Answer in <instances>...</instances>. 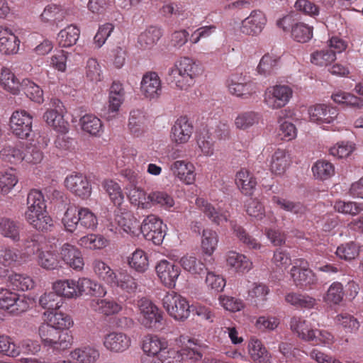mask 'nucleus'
Wrapping results in <instances>:
<instances>
[{"mask_svg":"<svg viewBox=\"0 0 363 363\" xmlns=\"http://www.w3.org/2000/svg\"><path fill=\"white\" fill-rule=\"evenodd\" d=\"M203 72L201 65L189 57H182L168 70L169 80L180 90H188L193 86L196 79Z\"/></svg>","mask_w":363,"mask_h":363,"instance_id":"obj_1","label":"nucleus"},{"mask_svg":"<svg viewBox=\"0 0 363 363\" xmlns=\"http://www.w3.org/2000/svg\"><path fill=\"white\" fill-rule=\"evenodd\" d=\"M62 223L66 230L72 233L77 227L94 230L98 225V219L87 208H78L74 206H70L65 212Z\"/></svg>","mask_w":363,"mask_h":363,"instance_id":"obj_2","label":"nucleus"},{"mask_svg":"<svg viewBox=\"0 0 363 363\" xmlns=\"http://www.w3.org/2000/svg\"><path fill=\"white\" fill-rule=\"evenodd\" d=\"M162 305L167 313L175 320L184 321L190 315V306L186 298L174 291L164 295Z\"/></svg>","mask_w":363,"mask_h":363,"instance_id":"obj_3","label":"nucleus"},{"mask_svg":"<svg viewBox=\"0 0 363 363\" xmlns=\"http://www.w3.org/2000/svg\"><path fill=\"white\" fill-rule=\"evenodd\" d=\"M162 220L155 215L147 216L140 226V231L147 240L160 245L165 236Z\"/></svg>","mask_w":363,"mask_h":363,"instance_id":"obj_4","label":"nucleus"},{"mask_svg":"<svg viewBox=\"0 0 363 363\" xmlns=\"http://www.w3.org/2000/svg\"><path fill=\"white\" fill-rule=\"evenodd\" d=\"M30 304V299L7 290L0 292V308L13 315L26 311Z\"/></svg>","mask_w":363,"mask_h":363,"instance_id":"obj_5","label":"nucleus"},{"mask_svg":"<svg viewBox=\"0 0 363 363\" xmlns=\"http://www.w3.org/2000/svg\"><path fill=\"white\" fill-rule=\"evenodd\" d=\"M292 89L286 85H276L269 87L264 94V103L272 109L285 106L292 97Z\"/></svg>","mask_w":363,"mask_h":363,"instance_id":"obj_6","label":"nucleus"},{"mask_svg":"<svg viewBox=\"0 0 363 363\" xmlns=\"http://www.w3.org/2000/svg\"><path fill=\"white\" fill-rule=\"evenodd\" d=\"M140 311V321L147 328L157 329L162 325V313L147 299L139 302Z\"/></svg>","mask_w":363,"mask_h":363,"instance_id":"obj_7","label":"nucleus"},{"mask_svg":"<svg viewBox=\"0 0 363 363\" xmlns=\"http://www.w3.org/2000/svg\"><path fill=\"white\" fill-rule=\"evenodd\" d=\"M33 117L25 110L14 111L10 118V126L13 134L24 139L32 130Z\"/></svg>","mask_w":363,"mask_h":363,"instance_id":"obj_8","label":"nucleus"},{"mask_svg":"<svg viewBox=\"0 0 363 363\" xmlns=\"http://www.w3.org/2000/svg\"><path fill=\"white\" fill-rule=\"evenodd\" d=\"M156 273L162 283L169 289L176 286L181 270L179 266L166 259L160 260L155 267Z\"/></svg>","mask_w":363,"mask_h":363,"instance_id":"obj_9","label":"nucleus"},{"mask_svg":"<svg viewBox=\"0 0 363 363\" xmlns=\"http://www.w3.org/2000/svg\"><path fill=\"white\" fill-rule=\"evenodd\" d=\"M143 95L149 99H157L162 94V86L161 79L155 72H146L140 83Z\"/></svg>","mask_w":363,"mask_h":363,"instance_id":"obj_10","label":"nucleus"},{"mask_svg":"<svg viewBox=\"0 0 363 363\" xmlns=\"http://www.w3.org/2000/svg\"><path fill=\"white\" fill-rule=\"evenodd\" d=\"M310 121L319 125L333 123L338 112L336 108L325 104H316L308 110Z\"/></svg>","mask_w":363,"mask_h":363,"instance_id":"obj_11","label":"nucleus"},{"mask_svg":"<svg viewBox=\"0 0 363 363\" xmlns=\"http://www.w3.org/2000/svg\"><path fill=\"white\" fill-rule=\"evenodd\" d=\"M193 131V125L188 118L182 116L174 122L172 127V140L179 145L186 143L191 137Z\"/></svg>","mask_w":363,"mask_h":363,"instance_id":"obj_12","label":"nucleus"},{"mask_svg":"<svg viewBox=\"0 0 363 363\" xmlns=\"http://www.w3.org/2000/svg\"><path fill=\"white\" fill-rule=\"evenodd\" d=\"M65 184L70 191L80 198L86 199L91 195V185L86 177L82 174L67 176L65 180Z\"/></svg>","mask_w":363,"mask_h":363,"instance_id":"obj_13","label":"nucleus"},{"mask_svg":"<svg viewBox=\"0 0 363 363\" xmlns=\"http://www.w3.org/2000/svg\"><path fill=\"white\" fill-rule=\"evenodd\" d=\"M90 308L99 314L111 316L119 313L123 309V303L113 298H94L89 302Z\"/></svg>","mask_w":363,"mask_h":363,"instance_id":"obj_14","label":"nucleus"},{"mask_svg":"<svg viewBox=\"0 0 363 363\" xmlns=\"http://www.w3.org/2000/svg\"><path fill=\"white\" fill-rule=\"evenodd\" d=\"M131 345V340L126 334L121 332H112L104 337V347L113 352H123Z\"/></svg>","mask_w":363,"mask_h":363,"instance_id":"obj_15","label":"nucleus"},{"mask_svg":"<svg viewBox=\"0 0 363 363\" xmlns=\"http://www.w3.org/2000/svg\"><path fill=\"white\" fill-rule=\"evenodd\" d=\"M300 265H295L291 269V276L296 286H310L313 284L316 279L313 272L307 266V262L301 260Z\"/></svg>","mask_w":363,"mask_h":363,"instance_id":"obj_16","label":"nucleus"},{"mask_svg":"<svg viewBox=\"0 0 363 363\" xmlns=\"http://www.w3.org/2000/svg\"><path fill=\"white\" fill-rule=\"evenodd\" d=\"M174 176L186 184H191L195 181V168L192 163L184 160H177L170 167Z\"/></svg>","mask_w":363,"mask_h":363,"instance_id":"obj_17","label":"nucleus"},{"mask_svg":"<svg viewBox=\"0 0 363 363\" xmlns=\"http://www.w3.org/2000/svg\"><path fill=\"white\" fill-rule=\"evenodd\" d=\"M62 260L76 270H81L84 266V261L81 252L74 245L65 243L60 249Z\"/></svg>","mask_w":363,"mask_h":363,"instance_id":"obj_18","label":"nucleus"},{"mask_svg":"<svg viewBox=\"0 0 363 363\" xmlns=\"http://www.w3.org/2000/svg\"><path fill=\"white\" fill-rule=\"evenodd\" d=\"M20 40L11 30L0 25V52L5 55L17 53Z\"/></svg>","mask_w":363,"mask_h":363,"instance_id":"obj_19","label":"nucleus"},{"mask_svg":"<svg viewBox=\"0 0 363 363\" xmlns=\"http://www.w3.org/2000/svg\"><path fill=\"white\" fill-rule=\"evenodd\" d=\"M179 341L183 344L181 350L182 355L194 362L202 359L203 345L199 340L182 335L179 337Z\"/></svg>","mask_w":363,"mask_h":363,"instance_id":"obj_20","label":"nucleus"},{"mask_svg":"<svg viewBox=\"0 0 363 363\" xmlns=\"http://www.w3.org/2000/svg\"><path fill=\"white\" fill-rule=\"evenodd\" d=\"M198 208L208 217L213 223L220 225L228 221L229 213L228 211H218L210 203L202 198L196 200Z\"/></svg>","mask_w":363,"mask_h":363,"instance_id":"obj_21","label":"nucleus"},{"mask_svg":"<svg viewBox=\"0 0 363 363\" xmlns=\"http://www.w3.org/2000/svg\"><path fill=\"white\" fill-rule=\"evenodd\" d=\"M27 208L24 213V217L33 213L46 211V204L42 192L37 189L29 191L26 200Z\"/></svg>","mask_w":363,"mask_h":363,"instance_id":"obj_22","label":"nucleus"},{"mask_svg":"<svg viewBox=\"0 0 363 363\" xmlns=\"http://www.w3.org/2000/svg\"><path fill=\"white\" fill-rule=\"evenodd\" d=\"M284 31L291 30L292 38L297 42L306 43L313 36V28L308 24H278Z\"/></svg>","mask_w":363,"mask_h":363,"instance_id":"obj_23","label":"nucleus"},{"mask_svg":"<svg viewBox=\"0 0 363 363\" xmlns=\"http://www.w3.org/2000/svg\"><path fill=\"white\" fill-rule=\"evenodd\" d=\"M28 223L39 231L50 230L53 226V221L48 214L47 211L33 213L24 217Z\"/></svg>","mask_w":363,"mask_h":363,"instance_id":"obj_24","label":"nucleus"},{"mask_svg":"<svg viewBox=\"0 0 363 363\" xmlns=\"http://www.w3.org/2000/svg\"><path fill=\"white\" fill-rule=\"evenodd\" d=\"M167 349V340L157 335H147L143 340V350L147 355H160Z\"/></svg>","mask_w":363,"mask_h":363,"instance_id":"obj_25","label":"nucleus"},{"mask_svg":"<svg viewBox=\"0 0 363 363\" xmlns=\"http://www.w3.org/2000/svg\"><path fill=\"white\" fill-rule=\"evenodd\" d=\"M248 352L250 357L255 362L271 363V354L258 339L252 338L249 341Z\"/></svg>","mask_w":363,"mask_h":363,"instance_id":"obj_26","label":"nucleus"},{"mask_svg":"<svg viewBox=\"0 0 363 363\" xmlns=\"http://www.w3.org/2000/svg\"><path fill=\"white\" fill-rule=\"evenodd\" d=\"M116 221L124 232L132 235L137 234L140 226L138 220L129 211L117 213Z\"/></svg>","mask_w":363,"mask_h":363,"instance_id":"obj_27","label":"nucleus"},{"mask_svg":"<svg viewBox=\"0 0 363 363\" xmlns=\"http://www.w3.org/2000/svg\"><path fill=\"white\" fill-rule=\"evenodd\" d=\"M235 183L245 195H251L257 184L252 174L245 169H242L237 172Z\"/></svg>","mask_w":363,"mask_h":363,"instance_id":"obj_28","label":"nucleus"},{"mask_svg":"<svg viewBox=\"0 0 363 363\" xmlns=\"http://www.w3.org/2000/svg\"><path fill=\"white\" fill-rule=\"evenodd\" d=\"M290 328L292 332L301 340L309 342L313 329L311 324L301 317H293L290 321Z\"/></svg>","mask_w":363,"mask_h":363,"instance_id":"obj_29","label":"nucleus"},{"mask_svg":"<svg viewBox=\"0 0 363 363\" xmlns=\"http://www.w3.org/2000/svg\"><path fill=\"white\" fill-rule=\"evenodd\" d=\"M331 98L335 103L342 104L350 108L357 109L363 108V99L349 92L339 90L335 91L332 94Z\"/></svg>","mask_w":363,"mask_h":363,"instance_id":"obj_30","label":"nucleus"},{"mask_svg":"<svg viewBox=\"0 0 363 363\" xmlns=\"http://www.w3.org/2000/svg\"><path fill=\"white\" fill-rule=\"evenodd\" d=\"M0 234L14 242L20 240V224L9 218H0Z\"/></svg>","mask_w":363,"mask_h":363,"instance_id":"obj_31","label":"nucleus"},{"mask_svg":"<svg viewBox=\"0 0 363 363\" xmlns=\"http://www.w3.org/2000/svg\"><path fill=\"white\" fill-rule=\"evenodd\" d=\"M147 127V118L140 110H133L130 113L128 128L135 136L141 135Z\"/></svg>","mask_w":363,"mask_h":363,"instance_id":"obj_32","label":"nucleus"},{"mask_svg":"<svg viewBox=\"0 0 363 363\" xmlns=\"http://www.w3.org/2000/svg\"><path fill=\"white\" fill-rule=\"evenodd\" d=\"M98 350L91 347L75 349L70 353V357L79 363H94L99 357Z\"/></svg>","mask_w":363,"mask_h":363,"instance_id":"obj_33","label":"nucleus"},{"mask_svg":"<svg viewBox=\"0 0 363 363\" xmlns=\"http://www.w3.org/2000/svg\"><path fill=\"white\" fill-rule=\"evenodd\" d=\"M0 264L5 267H13L24 264L20 252L14 248L0 246Z\"/></svg>","mask_w":363,"mask_h":363,"instance_id":"obj_34","label":"nucleus"},{"mask_svg":"<svg viewBox=\"0 0 363 363\" xmlns=\"http://www.w3.org/2000/svg\"><path fill=\"white\" fill-rule=\"evenodd\" d=\"M230 226L235 236L247 248L252 250H259L261 248L262 245L260 242L252 238L242 226L238 225L235 221H230Z\"/></svg>","mask_w":363,"mask_h":363,"instance_id":"obj_35","label":"nucleus"},{"mask_svg":"<svg viewBox=\"0 0 363 363\" xmlns=\"http://www.w3.org/2000/svg\"><path fill=\"white\" fill-rule=\"evenodd\" d=\"M226 261L229 266L239 272H248L252 267V262L245 255L236 252H230Z\"/></svg>","mask_w":363,"mask_h":363,"instance_id":"obj_36","label":"nucleus"},{"mask_svg":"<svg viewBox=\"0 0 363 363\" xmlns=\"http://www.w3.org/2000/svg\"><path fill=\"white\" fill-rule=\"evenodd\" d=\"M39 235H32L23 241V247L20 252L24 263L30 261L34 255L40 252L41 246Z\"/></svg>","mask_w":363,"mask_h":363,"instance_id":"obj_37","label":"nucleus"},{"mask_svg":"<svg viewBox=\"0 0 363 363\" xmlns=\"http://www.w3.org/2000/svg\"><path fill=\"white\" fill-rule=\"evenodd\" d=\"M289 165V157L284 150L278 149L272 156L270 169L275 174H282Z\"/></svg>","mask_w":363,"mask_h":363,"instance_id":"obj_38","label":"nucleus"},{"mask_svg":"<svg viewBox=\"0 0 363 363\" xmlns=\"http://www.w3.org/2000/svg\"><path fill=\"white\" fill-rule=\"evenodd\" d=\"M147 200L150 208L153 205L169 209L174 205L173 197L164 191H151L147 194Z\"/></svg>","mask_w":363,"mask_h":363,"instance_id":"obj_39","label":"nucleus"},{"mask_svg":"<svg viewBox=\"0 0 363 363\" xmlns=\"http://www.w3.org/2000/svg\"><path fill=\"white\" fill-rule=\"evenodd\" d=\"M79 37V29L74 24H69L58 33L57 40L60 46L66 48L74 45Z\"/></svg>","mask_w":363,"mask_h":363,"instance_id":"obj_40","label":"nucleus"},{"mask_svg":"<svg viewBox=\"0 0 363 363\" xmlns=\"http://www.w3.org/2000/svg\"><path fill=\"white\" fill-rule=\"evenodd\" d=\"M66 14V11L60 5L50 4L44 9L41 18L48 23H60L64 21Z\"/></svg>","mask_w":363,"mask_h":363,"instance_id":"obj_41","label":"nucleus"},{"mask_svg":"<svg viewBox=\"0 0 363 363\" xmlns=\"http://www.w3.org/2000/svg\"><path fill=\"white\" fill-rule=\"evenodd\" d=\"M162 36L160 28L155 26H150L142 33L138 38V43L141 48L146 50L151 48Z\"/></svg>","mask_w":363,"mask_h":363,"instance_id":"obj_42","label":"nucleus"},{"mask_svg":"<svg viewBox=\"0 0 363 363\" xmlns=\"http://www.w3.org/2000/svg\"><path fill=\"white\" fill-rule=\"evenodd\" d=\"M0 84L6 91L13 94H18L20 82L11 70L7 67H3L1 72Z\"/></svg>","mask_w":363,"mask_h":363,"instance_id":"obj_43","label":"nucleus"},{"mask_svg":"<svg viewBox=\"0 0 363 363\" xmlns=\"http://www.w3.org/2000/svg\"><path fill=\"white\" fill-rule=\"evenodd\" d=\"M80 125L84 131L93 135H97L103 130L101 120L92 114H86L82 116L80 118Z\"/></svg>","mask_w":363,"mask_h":363,"instance_id":"obj_44","label":"nucleus"},{"mask_svg":"<svg viewBox=\"0 0 363 363\" xmlns=\"http://www.w3.org/2000/svg\"><path fill=\"white\" fill-rule=\"evenodd\" d=\"M46 123L56 131L65 133L68 130V123L65 121L61 113L55 110H49L44 114Z\"/></svg>","mask_w":363,"mask_h":363,"instance_id":"obj_45","label":"nucleus"},{"mask_svg":"<svg viewBox=\"0 0 363 363\" xmlns=\"http://www.w3.org/2000/svg\"><path fill=\"white\" fill-rule=\"evenodd\" d=\"M199 149L205 156L210 157L214 153V140L208 130L203 129L197 135Z\"/></svg>","mask_w":363,"mask_h":363,"instance_id":"obj_46","label":"nucleus"},{"mask_svg":"<svg viewBox=\"0 0 363 363\" xmlns=\"http://www.w3.org/2000/svg\"><path fill=\"white\" fill-rule=\"evenodd\" d=\"M179 263L185 271L194 275H199L205 270V264L193 255H187L182 257Z\"/></svg>","mask_w":363,"mask_h":363,"instance_id":"obj_47","label":"nucleus"},{"mask_svg":"<svg viewBox=\"0 0 363 363\" xmlns=\"http://www.w3.org/2000/svg\"><path fill=\"white\" fill-rule=\"evenodd\" d=\"M101 185L113 204L120 206L124 199L120 185L113 180H104Z\"/></svg>","mask_w":363,"mask_h":363,"instance_id":"obj_48","label":"nucleus"},{"mask_svg":"<svg viewBox=\"0 0 363 363\" xmlns=\"http://www.w3.org/2000/svg\"><path fill=\"white\" fill-rule=\"evenodd\" d=\"M230 93L238 97H247L256 92L254 84L251 82H238L233 79L228 84Z\"/></svg>","mask_w":363,"mask_h":363,"instance_id":"obj_49","label":"nucleus"},{"mask_svg":"<svg viewBox=\"0 0 363 363\" xmlns=\"http://www.w3.org/2000/svg\"><path fill=\"white\" fill-rule=\"evenodd\" d=\"M53 289L58 296L67 298L77 297L76 280L66 279L56 281L53 285Z\"/></svg>","mask_w":363,"mask_h":363,"instance_id":"obj_50","label":"nucleus"},{"mask_svg":"<svg viewBox=\"0 0 363 363\" xmlns=\"http://www.w3.org/2000/svg\"><path fill=\"white\" fill-rule=\"evenodd\" d=\"M137 287L138 283L133 277L125 272H120L112 288H119L125 292L132 293Z\"/></svg>","mask_w":363,"mask_h":363,"instance_id":"obj_51","label":"nucleus"},{"mask_svg":"<svg viewBox=\"0 0 363 363\" xmlns=\"http://www.w3.org/2000/svg\"><path fill=\"white\" fill-rule=\"evenodd\" d=\"M81 247L96 250L105 247L108 240L100 235L89 234L82 237L77 242Z\"/></svg>","mask_w":363,"mask_h":363,"instance_id":"obj_52","label":"nucleus"},{"mask_svg":"<svg viewBox=\"0 0 363 363\" xmlns=\"http://www.w3.org/2000/svg\"><path fill=\"white\" fill-rule=\"evenodd\" d=\"M272 201L277 204L281 208L300 216L304 215L307 211V208L299 202H294L278 196H274Z\"/></svg>","mask_w":363,"mask_h":363,"instance_id":"obj_53","label":"nucleus"},{"mask_svg":"<svg viewBox=\"0 0 363 363\" xmlns=\"http://www.w3.org/2000/svg\"><path fill=\"white\" fill-rule=\"evenodd\" d=\"M49 324L57 330L68 329L73 325V320L70 315L62 312H52L49 314Z\"/></svg>","mask_w":363,"mask_h":363,"instance_id":"obj_54","label":"nucleus"},{"mask_svg":"<svg viewBox=\"0 0 363 363\" xmlns=\"http://www.w3.org/2000/svg\"><path fill=\"white\" fill-rule=\"evenodd\" d=\"M218 242V237L216 231L211 229L203 230L201 247L205 254L211 255L216 250Z\"/></svg>","mask_w":363,"mask_h":363,"instance_id":"obj_55","label":"nucleus"},{"mask_svg":"<svg viewBox=\"0 0 363 363\" xmlns=\"http://www.w3.org/2000/svg\"><path fill=\"white\" fill-rule=\"evenodd\" d=\"M335 60V52L330 50H317L311 55V62L320 67L328 66Z\"/></svg>","mask_w":363,"mask_h":363,"instance_id":"obj_56","label":"nucleus"},{"mask_svg":"<svg viewBox=\"0 0 363 363\" xmlns=\"http://www.w3.org/2000/svg\"><path fill=\"white\" fill-rule=\"evenodd\" d=\"M130 267L138 272H145L149 266L147 256L142 250H136L128 260Z\"/></svg>","mask_w":363,"mask_h":363,"instance_id":"obj_57","label":"nucleus"},{"mask_svg":"<svg viewBox=\"0 0 363 363\" xmlns=\"http://www.w3.org/2000/svg\"><path fill=\"white\" fill-rule=\"evenodd\" d=\"M38 264L43 269L52 270L60 266V260L57 256L52 251H42L37 258Z\"/></svg>","mask_w":363,"mask_h":363,"instance_id":"obj_58","label":"nucleus"},{"mask_svg":"<svg viewBox=\"0 0 363 363\" xmlns=\"http://www.w3.org/2000/svg\"><path fill=\"white\" fill-rule=\"evenodd\" d=\"M21 86L26 96L32 101L39 104L43 101V91L42 89L33 82L25 79L23 80Z\"/></svg>","mask_w":363,"mask_h":363,"instance_id":"obj_59","label":"nucleus"},{"mask_svg":"<svg viewBox=\"0 0 363 363\" xmlns=\"http://www.w3.org/2000/svg\"><path fill=\"white\" fill-rule=\"evenodd\" d=\"M314 176L321 180H325L333 175L335 169L333 165L325 160H318L312 167Z\"/></svg>","mask_w":363,"mask_h":363,"instance_id":"obj_60","label":"nucleus"},{"mask_svg":"<svg viewBox=\"0 0 363 363\" xmlns=\"http://www.w3.org/2000/svg\"><path fill=\"white\" fill-rule=\"evenodd\" d=\"M9 279L13 289L25 291L34 286L32 278L25 274H15L9 276Z\"/></svg>","mask_w":363,"mask_h":363,"instance_id":"obj_61","label":"nucleus"},{"mask_svg":"<svg viewBox=\"0 0 363 363\" xmlns=\"http://www.w3.org/2000/svg\"><path fill=\"white\" fill-rule=\"evenodd\" d=\"M18 183V178L12 170L0 172V194H8Z\"/></svg>","mask_w":363,"mask_h":363,"instance_id":"obj_62","label":"nucleus"},{"mask_svg":"<svg viewBox=\"0 0 363 363\" xmlns=\"http://www.w3.org/2000/svg\"><path fill=\"white\" fill-rule=\"evenodd\" d=\"M344 296L342 284L338 281L333 282L328 288L323 298L328 303L337 304Z\"/></svg>","mask_w":363,"mask_h":363,"instance_id":"obj_63","label":"nucleus"},{"mask_svg":"<svg viewBox=\"0 0 363 363\" xmlns=\"http://www.w3.org/2000/svg\"><path fill=\"white\" fill-rule=\"evenodd\" d=\"M128 196L133 204L143 209L150 208L147 195L142 189L137 186H133L130 189Z\"/></svg>","mask_w":363,"mask_h":363,"instance_id":"obj_64","label":"nucleus"}]
</instances>
